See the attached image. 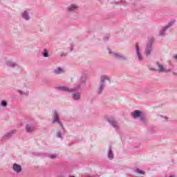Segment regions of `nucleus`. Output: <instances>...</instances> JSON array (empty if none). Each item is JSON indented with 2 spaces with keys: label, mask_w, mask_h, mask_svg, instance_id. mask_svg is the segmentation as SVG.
I'll list each match as a JSON object with an SVG mask.
<instances>
[{
  "label": "nucleus",
  "mask_w": 177,
  "mask_h": 177,
  "mask_svg": "<svg viewBox=\"0 0 177 177\" xmlns=\"http://www.w3.org/2000/svg\"><path fill=\"white\" fill-rule=\"evenodd\" d=\"M57 137H58V138H62V132L57 131Z\"/></svg>",
  "instance_id": "obj_25"
},
{
  "label": "nucleus",
  "mask_w": 177,
  "mask_h": 177,
  "mask_svg": "<svg viewBox=\"0 0 177 177\" xmlns=\"http://www.w3.org/2000/svg\"><path fill=\"white\" fill-rule=\"evenodd\" d=\"M1 107H6V106H8V102H6V101H1Z\"/></svg>",
  "instance_id": "obj_24"
},
{
  "label": "nucleus",
  "mask_w": 177,
  "mask_h": 177,
  "mask_svg": "<svg viewBox=\"0 0 177 177\" xmlns=\"http://www.w3.org/2000/svg\"><path fill=\"white\" fill-rule=\"evenodd\" d=\"M174 23H175V21H171L170 22H169L168 25L166 26V27H167V28H169V27H171V26H174Z\"/></svg>",
  "instance_id": "obj_23"
},
{
  "label": "nucleus",
  "mask_w": 177,
  "mask_h": 177,
  "mask_svg": "<svg viewBox=\"0 0 177 177\" xmlns=\"http://www.w3.org/2000/svg\"><path fill=\"white\" fill-rule=\"evenodd\" d=\"M113 56L114 57H115L116 59H119L120 60H127V57L117 53H114Z\"/></svg>",
  "instance_id": "obj_10"
},
{
  "label": "nucleus",
  "mask_w": 177,
  "mask_h": 177,
  "mask_svg": "<svg viewBox=\"0 0 177 177\" xmlns=\"http://www.w3.org/2000/svg\"><path fill=\"white\" fill-rule=\"evenodd\" d=\"M62 73H64L62 68H57V69L54 70V74H62Z\"/></svg>",
  "instance_id": "obj_16"
},
{
  "label": "nucleus",
  "mask_w": 177,
  "mask_h": 177,
  "mask_svg": "<svg viewBox=\"0 0 177 177\" xmlns=\"http://www.w3.org/2000/svg\"><path fill=\"white\" fill-rule=\"evenodd\" d=\"M19 93H20V95H24V93H23V91H19Z\"/></svg>",
  "instance_id": "obj_30"
},
{
  "label": "nucleus",
  "mask_w": 177,
  "mask_h": 177,
  "mask_svg": "<svg viewBox=\"0 0 177 177\" xmlns=\"http://www.w3.org/2000/svg\"><path fill=\"white\" fill-rule=\"evenodd\" d=\"M136 52L138 56V60H143V56L140 54V49H139V46H138V44L136 45Z\"/></svg>",
  "instance_id": "obj_8"
},
{
  "label": "nucleus",
  "mask_w": 177,
  "mask_h": 177,
  "mask_svg": "<svg viewBox=\"0 0 177 177\" xmlns=\"http://www.w3.org/2000/svg\"><path fill=\"white\" fill-rule=\"evenodd\" d=\"M12 169L17 172V174H20L21 172V167L17 164H14L12 167Z\"/></svg>",
  "instance_id": "obj_9"
},
{
  "label": "nucleus",
  "mask_w": 177,
  "mask_h": 177,
  "mask_svg": "<svg viewBox=\"0 0 177 177\" xmlns=\"http://www.w3.org/2000/svg\"><path fill=\"white\" fill-rule=\"evenodd\" d=\"M76 9H78V6H75V4H71L68 7V12H74V10H76Z\"/></svg>",
  "instance_id": "obj_11"
},
{
  "label": "nucleus",
  "mask_w": 177,
  "mask_h": 177,
  "mask_svg": "<svg viewBox=\"0 0 177 177\" xmlns=\"http://www.w3.org/2000/svg\"><path fill=\"white\" fill-rule=\"evenodd\" d=\"M109 38H110V35L104 37V41H109Z\"/></svg>",
  "instance_id": "obj_26"
},
{
  "label": "nucleus",
  "mask_w": 177,
  "mask_h": 177,
  "mask_svg": "<svg viewBox=\"0 0 177 177\" xmlns=\"http://www.w3.org/2000/svg\"><path fill=\"white\" fill-rule=\"evenodd\" d=\"M150 70L151 71H158V69H156V68H151Z\"/></svg>",
  "instance_id": "obj_28"
},
{
  "label": "nucleus",
  "mask_w": 177,
  "mask_h": 177,
  "mask_svg": "<svg viewBox=\"0 0 177 177\" xmlns=\"http://www.w3.org/2000/svg\"><path fill=\"white\" fill-rule=\"evenodd\" d=\"M158 65V73H164L165 71V69L164 68V66L162 64H160V63H157Z\"/></svg>",
  "instance_id": "obj_12"
},
{
  "label": "nucleus",
  "mask_w": 177,
  "mask_h": 177,
  "mask_svg": "<svg viewBox=\"0 0 177 177\" xmlns=\"http://www.w3.org/2000/svg\"><path fill=\"white\" fill-rule=\"evenodd\" d=\"M82 84H85V80H83L79 86L74 87L73 88H69L68 87L66 86H59L58 91H60L61 92L69 93L77 92V91H80V89H81V85H82Z\"/></svg>",
  "instance_id": "obj_2"
},
{
  "label": "nucleus",
  "mask_w": 177,
  "mask_h": 177,
  "mask_svg": "<svg viewBox=\"0 0 177 177\" xmlns=\"http://www.w3.org/2000/svg\"><path fill=\"white\" fill-rule=\"evenodd\" d=\"M108 50H109V55H111L113 53H111V50H110V48H108Z\"/></svg>",
  "instance_id": "obj_29"
},
{
  "label": "nucleus",
  "mask_w": 177,
  "mask_h": 177,
  "mask_svg": "<svg viewBox=\"0 0 177 177\" xmlns=\"http://www.w3.org/2000/svg\"><path fill=\"white\" fill-rule=\"evenodd\" d=\"M170 71H172V69H165L164 71L165 73H170Z\"/></svg>",
  "instance_id": "obj_27"
},
{
  "label": "nucleus",
  "mask_w": 177,
  "mask_h": 177,
  "mask_svg": "<svg viewBox=\"0 0 177 177\" xmlns=\"http://www.w3.org/2000/svg\"><path fill=\"white\" fill-rule=\"evenodd\" d=\"M7 66L8 67H16V66H17V64L15 62H7Z\"/></svg>",
  "instance_id": "obj_18"
},
{
  "label": "nucleus",
  "mask_w": 177,
  "mask_h": 177,
  "mask_svg": "<svg viewBox=\"0 0 177 177\" xmlns=\"http://www.w3.org/2000/svg\"><path fill=\"white\" fill-rule=\"evenodd\" d=\"M22 18L25 20H30V15H28V12L24 11L22 13Z\"/></svg>",
  "instance_id": "obj_13"
},
{
  "label": "nucleus",
  "mask_w": 177,
  "mask_h": 177,
  "mask_svg": "<svg viewBox=\"0 0 177 177\" xmlns=\"http://www.w3.org/2000/svg\"><path fill=\"white\" fill-rule=\"evenodd\" d=\"M81 97V95H80V93H76L73 94V99L74 100H78L79 99H80Z\"/></svg>",
  "instance_id": "obj_17"
},
{
  "label": "nucleus",
  "mask_w": 177,
  "mask_h": 177,
  "mask_svg": "<svg viewBox=\"0 0 177 177\" xmlns=\"http://www.w3.org/2000/svg\"><path fill=\"white\" fill-rule=\"evenodd\" d=\"M136 172L139 175H145L146 173L145 171L140 170V169H136Z\"/></svg>",
  "instance_id": "obj_21"
},
{
  "label": "nucleus",
  "mask_w": 177,
  "mask_h": 177,
  "mask_svg": "<svg viewBox=\"0 0 177 177\" xmlns=\"http://www.w3.org/2000/svg\"><path fill=\"white\" fill-rule=\"evenodd\" d=\"M25 129L28 133H31L35 131V126L34 124H26Z\"/></svg>",
  "instance_id": "obj_6"
},
{
  "label": "nucleus",
  "mask_w": 177,
  "mask_h": 177,
  "mask_svg": "<svg viewBox=\"0 0 177 177\" xmlns=\"http://www.w3.org/2000/svg\"><path fill=\"white\" fill-rule=\"evenodd\" d=\"M108 157L109 160H113V158H114V155L113 154V151L111 150V147L109 149Z\"/></svg>",
  "instance_id": "obj_15"
},
{
  "label": "nucleus",
  "mask_w": 177,
  "mask_h": 177,
  "mask_svg": "<svg viewBox=\"0 0 177 177\" xmlns=\"http://www.w3.org/2000/svg\"><path fill=\"white\" fill-rule=\"evenodd\" d=\"M48 157H49V158H51L53 160L57 157V154H56V153L50 154V155H48Z\"/></svg>",
  "instance_id": "obj_22"
},
{
  "label": "nucleus",
  "mask_w": 177,
  "mask_h": 177,
  "mask_svg": "<svg viewBox=\"0 0 177 177\" xmlns=\"http://www.w3.org/2000/svg\"><path fill=\"white\" fill-rule=\"evenodd\" d=\"M131 117L136 120V118H140L142 122H146V116H145V113L139 110H135L131 113Z\"/></svg>",
  "instance_id": "obj_3"
},
{
  "label": "nucleus",
  "mask_w": 177,
  "mask_h": 177,
  "mask_svg": "<svg viewBox=\"0 0 177 177\" xmlns=\"http://www.w3.org/2000/svg\"><path fill=\"white\" fill-rule=\"evenodd\" d=\"M52 123L59 124V125L62 128V129H64V126L63 125L62 121H60V116L59 115V113L57 112V111H53Z\"/></svg>",
  "instance_id": "obj_4"
},
{
  "label": "nucleus",
  "mask_w": 177,
  "mask_h": 177,
  "mask_svg": "<svg viewBox=\"0 0 177 177\" xmlns=\"http://www.w3.org/2000/svg\"><path fill=\"white\" fill-rule=\"evenodd\" d=\"M162 117V118H165V120H168V118H167V117H164V116H161Z\"/></svg>",
  "instance_id": "obj_31"
},
{
  "label": "nucleus",
  "mask_w": 177,
  "mask_h": 177,
  "mask_svg": "<svg viewBox=\"0 0 177 177\" xmlns=\"http://www.w3.org/2000/svg\"><path fill=\"white\" fill-rule=\"evenodd\" d=\"M106 81H110V77L107 75H102L100 77L99 86L97 88V93L98 95H102L103 93V91H104V88H106Z\"/></svg>",
  "instance_id": "obj_1"
},
{
  "label": "nucleus",
  "mask_w": 177,
  "mask_h": 177,
  "mask_svg": "<svg viewBox=\"0 0 177 177\" xmlns=\"http://www.w3.org/2000/svg\"><path fill=\"white\" fill-rule=\"evenodd\" d=\"M174 75H176V73L174 72L173 73Z\"/></svg>",
  "instance_id": "obj_32"
},
{
  "label": "nucleus",
  "mask_w": 177,
  "mask_h": 177,
  "mask_svg": "<svg viewBox=\"0 0 177 177\" xmlns=\"http://www.w3.org/2000/svg\"><path fill=\"white\" fill-rule=\"evenodd\" d=\"M154 42L153 38H150L149 39V42L147 44V48L145 49V53L147 56H149L150 53H151V50H153V43Z\"/></svg>",
  "instance_id": "obj_5"
},
{
  "label": "nucleus",
  "mask_w": 177,
  "mask_h": 177,
  "mask_svg": "<svg viewBox=\"0 0 177 177\" xmlns=\"http://www.w3.org/2000/svg\"><path fill=\"white\" fill-rule=\"evenodd\" d=\"M72 50H73V48L71 49V51H72Z\"/></svg>",
  "instance_id": "obj_34"
},
{
  "label": "nucleus",
  "mask_w": 177,
  "mask_h": 177,
  "mask_svg": "<svg viewBox=\"0 0 177 177\" xmlns=\"http://www.w3.org/2000/svg\"><path fill=\"white\" fill-rule=\"evenodd\" d=\"M169 177H174V176H170Z\"/></svg>",
  "instance_id": "obj_33"
},
{
  "label": "nucleus",
  "mask_w": 177,
  "mask_h": 177,
  "mask_svg": "<svg viewBox=\"0 0 177 177\" xmlns=\"http://www.w3.org/2000/svg\"><path fill=\"white\" fill-rule=\"evenodd\" d=\"M13 133H15V131H13L8 132L6 136L3 137V139H9L10 138H12Z\"/></svg>",
  "instance_id": "obj_14"
},
{
  "label": "nucleus",
  "mask_w": 177,
  "mask_h": 177,
  "mask_svg": "<svg viewBox=\"0 0 177 177\" xmlns=\"http://www.w3.org/2000/svg\"><path fill=\"white\" fill-rule=\"evenodd\" d=\"M168 30V27L165 26L162 30L160 32L159 35L162 37V35H164L165 34V32Z\"/></svg>",
  "instance_id": "obj_19"
},
{
  "label": "nucleus",
  "mask_w": 177,
  "mask_h": 177,
  "mask_svg": "<svg viewBox=\"0 0 177 177\" xmlns=\"http://www.w3.org/2000/svg\"><path fill=\"white\" fill-rule=\"evenodd\" d=\"M108 122H109V124L113 127V128H115L116 129H120V127L118 126V123L117 122V121H115V120L114 119H109L108 120Z\"/></svg>",
  "instance_id": "obj_7"
},
{
  "label": "nucleus",
  "mask_w": 177,
  "mask_h": 177,
  "mask_svg": "<svg viewBox=\"0 0 177 177\" xmlns=\"http://www.w3.org/2000/svg\"><path fill=\"white\" fill-rule=\"evenodd\" d=\"M43 56L44 57H49V53L46 49H44L43 51Z\"/></svg>",
  "instance_id": "obj_20"
}]
</instances>
